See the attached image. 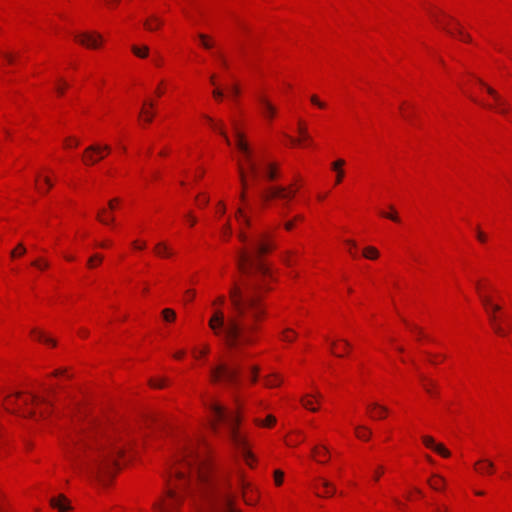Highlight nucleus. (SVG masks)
Instances as JSON below:
<instances>
[{"mask_svg":"<svg viewBox=\"0 0 512 512\" xmlns=\"http://www.w3.org/2000/svg\"><path fill=\"white\" fill-rule=\"evenodd\" d=\"M239 239L247 245L246 249L237 253V267L243 275V288L234 284L230 289L232 315L226 318L224 312L218 309L208 322L213 333L223 338L229 348L255 342L257 323L265 315L259 294L269 289L268 280L272 278L268 266L260 258L273 248L268 241V234L260 232L249 237L240 232Z\"/></svg>","mask_w":512,"mask_h":512,"instance_id":"1","label":"nucleus"},{"mask_svg":"<svg viewBox=\"0 0 512 512\" xmlns=\"http://www.w3.org/2000/svg\"><path fill=\"white\" fill-rule=\"evenodd\" d=\"M184 462L190 477L201 485L207 501L205 512H237L233 506L226 475L213 470L204 452L190 449L185 455Z\"/></svg>","mask_w":512,"mask_h":512,"instance_id":"2","label":"nucleus"},{"mask_svg":"<svg viewBox=\"0 0 512 512\" xmlns=\"http://www.w3.org/2000/svg\"><path fill=\"white\" fill-rule=\"evenodd\" d=\"M119 437L110 433L96 443L90 453L86 468L99 478L111 477L117 465L116 456L123 452L122 446H117Z\"/></svg>","mask_w":512,"mask_h":512,"instance_id":"3","label":"nucleus"},{"mask_svg":"<svg viewBox=\"0 0 512 512\" xmlns=\"http://www.w3.org/2000/svg\"><path fill=\"white\" fill-rule=\"evenodd\" d=\"M207 406L211 412L213 429L216 431L218 424H224L229 430L232 443L241 452L246 463L252 466L254 456L249 450L247 439L237 430L238 417L214 401H211Z\"/></svg>","mask_w":512,"mask_h":512,"instance_id":"4","label":"nucleus"},{"mask_svg":"<svg viewBox=\"0 0 512 512\" xmlns=\"http://www.w3.org/2000/svg\"><path fill=\"white\" fill-rule=\"evenodd\" d=\"M233 132L236 148L242 154L244 161L248 165L251 178L255 181L260 179L274 181L277 179L279 176L278 165L274 162H266L255 158L252 149L245 140L244 134L239 130L236 123H233Z\"/></svg>","mask_w":512,"mask_h":512,"instance_id":"5","label":"nucleus"},{"mask_svg":"<svg viewBox=\"0 0 512 512\" xmlns=\"http://www.w3.org/2000/svg\"><path fill=\"white\" fill-rule=\"evenodd\" d=\"M30 404L48 405V401L43 397L28 396L21 397L18 393L15 396H8L5 400L4 407L9 412H19L23 417H34L36 412L34 410H24L22 408L28 407Z\"/></svg>","mask_w":512,"mask_h":512,"instance_id":"6","label":"nucleus"},{"mask_svg":"<svg viewBox=\"0 0 512 512\" xmlns=\"http://www.w3.org/2000/svg\"><path fill=\"white\" fill-rule=\"evenodd\" d=\"M240 366L238 364H228L220 362L210 369L211 381L214 383L223 382L228 386H234L239 383Z\"/></svg>","mask_w":512,"mask_h":512,"instance_id":"7","label":"nucleus"},{"mask_svg":"<svg viewBox=\"0 0 512 512\" xmlns=\"http://www.w3.org/2000/svg\"><path fill=\"white\" fill-rule=\"evenodd\" d=\"M296 192V188L277 185L266 187L261 191L260 196L264 201L280 199L287 202L295 196Z\"/></svg>","mask_w":512,"mask_h":512,"instance_id":"8","label":"nucleus"},{"mask_svg":"<svg viewBox=\"0 0 512 512\" xmlns=\"http://www.w3.org/2000/svg\"><path fill=\"white\" fill-rule=\"evenodd\" d=\"M110 150L111 148L108 145H90L84 151L83 162L86 165H94L104 159L105 155L108 154Z\"/></svg>","mask_w":512,"mask_h":512,"instance_id":"9","label":"nucleus"},{"mask_svg":"<svg viewBox=\"0 0 512 512\" xmlns=\"http://www.w3.org/2000/svg\"><path fill=\"white\" fill-rule=\"evenodd\" d=\"M440 14L443 15L444 17H446L449 21H451L455 25V29H451V28H449L448 23H445L444 21H442L438 18L437 14L431 13L435 22L437 24H439L443 30H445L451 36L459 35L461 40H463L465 42H471V36L463 31L460 23L457 20H455L451 16L446 15L444 12H440Z\"/></svg>","mask_w":512,"mask_h":512,"instance_id":"10","label":"nucleus"},{"mask_svg":"<svg viewBox=\"0 0 512 512\" xmlns=\"http://www.w3.org/2000/svg\"><path fill=\"white\" fill-rule=\"evenodd\" d=\"M481 85L486 88L487 93L493 98L495 101V106L487 105L486 107L490 109H495L500 114L508 113V104L507 102L499 95V93L490 86H487L484 82L480 81Z\"/></svg>","mask_w":512,"mask_h":512,"instance_id":"11","label":"nucleus"},{"mask_svg":"<svg viewBox=\"0 0 512 512\" xmlns=\"http://www.w3.org/2000/svg\"><path fill=\"white\" fill-rule=\"evenodd\" d=\"M75 39L87 48L96 49L101 45L102 36L98 33H82L75 36Z\"/></svg>","mask_w":512,"mask_h":512,"instance_id":"12","label":"nucleus"},{"mask_svg":"<svg viewBox=\"0 0 512 512\" xmlns=\"http://www.w3.org/2000/svg\"><path fill=\"white\" fill-rule=\"evenodd\" d=\"M166 493L167 496L171 499V501L167 503H155L153 507L155 510L159 512H175L178 506L176 491L173 487H170Z\"/></svg>","mask_w":512,"mask_h":512,"instance_id":"13","label":"nucleus"},{"mask_svg":"<svg viewBox=\"0 0 512 512\" xmlns=\"http://www.w3.org/2000/svg\"><path fill=\"white\" fill-rule=\"evenodd\" d=\"M480 298L486 309L491 325L497 323L496 312L500 311L501 307L497 304H493L491 298L486 295L480 293Z\"/></svg>","mask_w":512,"mask_h":512,"instance_id":"14","label":"nucleus"},{"mask_svg":"<svg viewBox=\"0 0 512 512\" xmlns=\"http://www.w3.org/2000/svg\"><path fill=\"white\" fill-rule=\"evenodd\" d=\"M262 115L268 119H272L276 114V107L263 95L257 96Z\"/></svg>","mask_w":512,"mask_h":512,"instance_id":"15","label":"nucleus"},{"mask_svg":"<svg viewBox=\"0 0 512 512\" xmlns=\"http://www.w3.org/2000/svg\"><path fill=\"white\" fill-rule=\"evenodd\" d=\"M367 410L372 419H381L388 412L387 407L380 405L376 402L369 404L367 406Z\"/></svg>","mask_w":512,"mask_h":512,"instance_id":"16","label":"nucleus"},{"mask_svg":"<svg viewBox=\"0 0 512 512\" xmlns=\"http://www.w3.org/2000/svg\"><path fill=\"white\" fill-rule=\"evenodd\" d=\"M50 504L53 508L58 509L60 512H68L72 509L67 498L64 495H59L56 498H51Z\"/></svg>","mask_w":512,"mask_h":512,"instance_id":"17","label":"nucleus"},{"mask_svg":"<svg viewBox=\"0 0 512 512\" xmlns=\"http://www.w3.org/2000/svg\"><path fill=\"white\" fill-rule=\"evenodd\" d=\"M494 468H495V465H494L493 461H491L490 459H481L478 462H476V464H475V469L480 474L492 473Z\"/></svg>","mask_w":512,"mask_h":512,"instance_id":"18","label":"nucleus"},{"mask_svg":"<svg viewBox=\"0 0 512 512\" xmlns=\"http://www.w3.org/2000/svg\"><path fill=\"white\" fill-rule=\"evenodd\" d=\"M238 173L241 185L243 189H246L248 186V176H250V172L248 170V165L245 163H242L241 161L238 162Z\"/></svg>","mask_w":512,"mask_h":512,"instance_id":"19","label":"nucleus"},{"mask_svg":"<svg viewBox=\"0 0 512 512\" xmlns=\"http://www.w3.org/2000/svg\"><path fill=\"white\" fill-rule=\"evenodd\" d=\"M144 27L148 31H155L163 24V21L156 15H152L144 21Z\"/></svg>","mask_w":512,"mask_h":512,"instance_id":"20","label":"nucleus"},{"mask_svg":"<svg viewBox=\"0 0 512 512\" xmlns=\"http://www.w3.org/2000/svg\"><path fill=\"white\" fill-rule=\"evenodd\" d=\"M345 161L343 159H338L334 161L331 165L332 169L336 172L335 183L340 184L344 177V171L342 170Z\"/></svg>","mask_w":512,"mask_h":512,"instance_id":"21","label":"nucleus"},{"mask_svg":"<svg viewBox=\"0 0 512 512\" xmlns=\"http://www.w3.org/2000/svg\"><path fill=\"white\" fill-rule=\"evenodd\" d=\"M204 117H205V119L210 123L211 127H212L215 131L219 132V134H220L221 136H223V138L225 139L226 143H227L228 145H230V144H231L230 139L228 138V136H227L226 132L224 131V129H223V127H222V124H217V123H215V122L213 121V119H212L210 116L205 115Z\"/></svg>","mask_w":512,"mask_h":512,"instance_id":"22","label":"nucleus"},{"mask_svg":"<svg viewBox=\"0 0 512 512\" xmlns=\"http://www.w3.org/2000/svg\"><path fill=\"white\" fill-rule=\"evenodd\" d=\"M428 484L432 489L440 491L445 486V480L439 475H433V477L428 480Z\"/></svg>","mask_w":512,"mask_h":512,"instance_id":"23","label":"nucleus"},{"mask_svg":"<svg viewBox=\"0 0 512 512\" xmlns=\"http://www.w3.org/2000/svg\"><path fill=\"white\" fill-rule=\"evenodd\" d=\"M155 253L160 257H169L172 255V251L164 242H159L155 245Z\"/></svg>","mask_w":512,"mask_h":512,"instance_id":"24","label":"nucleus"},{"mask_svg":"<svg viewBox=\"0 0 512 512\" xmlns=\"http://www.w3.org/2000/svg\"><path fill=\"white\" fill-rule=\"evenodd\" d=\"M321 484H322L323 488L325 489V491L323 494L318 493L319 496H332L335 494L336 489L329 481H327L325 479H321Z\"/></svg>","mask_w":512,"mask_h":512,"instance_id":"25","label":"nucleus"},{"mask_svg":"<svg viewBox=\"0 0 512 512\" xmlns=\"http://www.w3.org/2000/svg\"><path fill=\"white\" fill-rule=\"evenodd\" d=\"M97 219L105 225L112 224L115 218L112 215H106L105 209H102L97 214Z\"/></svg>","mask_w":512,"mask_h":512,"instance_id":"26","label":"nucleus"},{"mask_svg":"<svg viewBox=\"0 0 512 512\" xmlns=\"http://www.w3.org/2000/svg\"><path fill=\"white\" fill-rule=\"evenodd\" d=\"M356 436L361 440H368L371 436V431L365 426H357L355 428Z\"/></svg>","mask_w":512,"mask_h":512,"instance_id":"27","label":"nucleus"},{"mask_svg":"<svg viewBox=\"0 0 512 512\" xmlns=\"http://www.w3.org/2000/svg\"><path fill=\"white\" fill-rule=\"evenodd\" d=\"M32 334L35 336V338L38 341L44 342L46 344H50L52 346L56 345V342L53 339L47 337L43 332L33 330Z\"/></svg>","mask_w":512,"mask_h":512,"instance_id":"28","label":"nucleus"},{"mask_svg":"<svg viewBox=\"0 0 512 512\" xmlns=\"http://www.w3.org/2000/svg\"><path fill=\"white\" fill-rule=\"evenodd\" d=\"M363 256L367 259H376L379 256V251L373 246H368L363 250Z\"/></svg>","mask_w":512,"mask_h":512,"instance_id":"29","label":"nucleus"},{"mask_svg":"<svg viewBox=\"0 0 512 512\" xmlns=\"http://www.w3.org/2000/svg\"><path fill=\"white\" fill-rule=\"evenodd\" d=\"M281 382V378L276 374H272L265 379V385L267 387H276L280 385Z\"/></svg>","mask_w":512,"mask_h":512,"instance_id":"30","label":"nucleus"},{"mask_svg":"<svg viewBox=\"0 0 512 512\" xmlns=\"http://www.w3.org/2000/svg\"><path fill=\"white\" fill-rule=\"evenodd\" d=\"M311 396L312 395H307L306 397L302 398L301 403L306 409L314 412V411H317V408L312 405V401L309 399V397H311ZM314 396L317 398L322 397L321 394H319V393L315 394Z\"/></svg>","mask_w":512,"mask_h":512,"instance_id":"31","label":"nucleus"},{"mask_svg":"<svg viewBox=\"0 0 512 512\" xmlns=\"http://www.w3.org/2000/svg\"><path fill=\"white\" fill-rule=\"evenodd\" d=\"M312 453H313L314 457H319V458L320 457H325V458H327L328 454H329V450L325 446H322V447L315 446V447L312 448Z\"/></svg>","mask_w":512,"mask_h":512,"instance_id":"32","label":"nucleus"},{"mask_svg":"<svg viewBox=\"0 0 512 512\" xmlns=\"http://www.w3.org/2000/svg\"><path fill=\"white\" fill-rule=\"evenodd\" d=\"M132 52L140 58H146L149 53V48L147 46H143L142 48H139L137 46H132Z\"/></svg>","mask_w":512,"mask_h":512,"instance_id":"33","label":"nucleus"},{"mask_svg":"<svg viewBox=\"0 0 512 512\" xmlns=\"http://www.w3.org/2000/svg\"><path fill=\"white\" fill-rule=\"evenodd\" d=\"M162 315H163L164 320L168 321V322L174 321L176 318V314H175L174 310H172L170 308L164 309L162 311Z\"/></svg>","mask_w":512,"mask_h":512,"instance_id":"34","label":"nucleus"},{"mask_svg":"<svg viewBox=\"0 0 512 512\" xmlns=\"http://www.w3.org/2000/svg\"><path fill=\"white\" fill-rule=\"evenodd\" d=\"M256 422L258 425L271 427L276 423V418L273 415H268L264 421L257 420Z\"/></svg>","mask_w":512,"mask_h":512,"instance_id":"35","label":"nucleus"},{"mask_svg":"<svg viewBox=\"0 0 512 512\" xmlns=\"http://www.w3.org/2000/svg\"><path fill=\"white\" fill-rule=\"evenodd\" d=\"M236 217L239 221L243 222L247 226H250V219L247 217V215L244 213V210L242 208H238L236 212Z\"/></svg>","mask_w":512,"mask_h":512,"instance_id":"36","label":"nucleus"},{"mask_svg":"<svg viewBox=\"0 0 512 512\" xmlns=\"http://www.w3.org/2000/svg\"><path fill=\"white\" fill-rule=\"evenodd\" d=\"M296 338V333L291 329H286L283 331L282 340L287 342H292Z\"/></svg>","mask_w":512,"mask_h":512,"instance_id":"37","label":"nucleus"},{"mask_svg":"<svg viewBox=\"0 0 512 512\" xmlns=\"http://www.w3.org/2000/svg\"><path fill=\"white\" fill-rule=\"evenodd\" d=\"M434 451H436L437 453H439L441 456L443 457H449L450 456V452L448 449H446L442 444L440 443H436V445L434 446Z\"/></svg>","mask_w":512,"mask_h":512,"instance_id":"38","label":"nucleus"},{"mask_svg":"<svg viewBox=\"0 0 512 512\" xmlns=\"http://www.w3.org/2000/svg\"><path fill=\"white\" fill-rule=\"evenodd\" d=\"M198 38L200 39L201 44L204 48L210 49L213 47V43L209 40L207 35L200 33L198 34Z\"/></svg>","mask_w":512,"mask_h":512,"instance_id":"39","label":"nucleus"},{"mask_svg":"<svg viewBox=\"0 0 512 512\" xmlns=\"http://www.w3.org/2000/svg\"><path fill=\"white\" fill-rule=\"evenodd\" d=\"M298 132L301 135L303 141H310V136L307 132V128L302 124V122H299Z\"/></svg>","mask_w":512,"mask_h":512,"instance_id":"40","label":"nucleus"},{"mask_svg":"<svg viewBox=\"0 0 512 512\" xmlns=\"http://www.w3.org/2000/svg\"><path fill=\"white\" fill-rule=\"evenodd\" d=\"M102 260H103V257H102L101 255H99V254H95V255H93L92 257H90V258H89V260H88V263H87V264H88V266H89L90 268H92V267H94L96 264L101 263V262H102Z\"/></svg>","mask_w":512,"mask_h":512,"instance_id":"41","label":"nucleus"},{"mask_svg":"<svg viewBox=\"0 0 512 512\" xmlns=\"http://www.w3.org/2000/svg\"><path fill=\"white\" fill-rule=\"evenodd\" d=\"M422 440L426 447L434 449L436 442L434 441V439L431 436H423Z\"/></svg>","mask_w":512,"mask_h":512,"instance_id":"42","label":"nucleus"},{"mask_svg":"<svg viewBox=\"0 0 512 512\" xmlns=\"http://www.w3.org/2000/svg\"><path fill=\"white\" fill-rule=\"evenodd\" d=\"M25 252H26L25 247L22 244H19L16 249L11 251V257L23 255Z\"/></svg>","mask_w":512,"mask_h":512,"instance_id":"43","label":"nucleus"},{"mask_svg":"<svg viewBox=\"0 0 512 512\" xmlns=\"http://www.w3.org/2000/svg\"><path fill=\"white\" fill-rule=\"evenodd\" d=\"M284 473L280 470L274 472V478L276 485H281L283 482Z\"/></svg>","mask_w":512,"mask_h":512,"instance_id":"44","label":"nucleus"},{"mask_svg":"<svg viewBox=\"0 0 512 512\" xmlns=\"http://www.w3.org/2000/svg\"><path fill=\"white\" fill-rule=\"evenodd\" d=\"M380 214H381L383 217H386V218H388V219H391V220H392V221H394V222H399V221H400V219H399V217H398V215H397V213H396V212H392V213H385V212H381Z\"/></svg>","mask_w":512,"mask_h":512,"instance_id":"45","label":"nucleus"},{"mask_svg":"<svg viewBox=\"0 0 512 512\" xmlns=\"http://www.w3.org/2000/svg\"><path fill=\"white\" fill-rule=\"evenodd\" d=\"M175 477L183 483L186 482V472L183 470L177 469L175 471Z\"/></svg>","mask_w":512,"mask_h":512,"instance_id":"46","label":"nucleus"},{"mask_svg":"<svg viewBox=\"0 0 512 512\" xmlns=\"http://www.w3.org/2000/svg\"><path fill=\"white\" fill-rule=\"evenodd\" d=\"M492 328H493V330L495 331L496 334H498L500 336H505L506 335V331L498 323H494L492 325Z\"/></svg>","mask_w":512,"mask_h":512,"instance_id":"47","label":"nucleus"},{"mask_svg":"<svg viewBox=\"0 0 512 512\" xmlns=\"http://www.w3.org/2000/svg\"><path fill=\"white\" fill-rule=\"evenodd\" d=\"M311 102L318 106L319 108H325V103L321 102L316 95L311 96Z\"/></svg>","mask_w":512,"mask_h":512,"instance_id":"48","label":"nucleus"},{"mask_svg":"<svg viewBox=\"0 0 512 512\" xmlns=\"http://www.w3.org/2000/svg\"><path fill=\"white\" fill-rule=\"evenodd\" d=\"M32 265L39 268V269H45L48 267V263L47 262H41L39 260H35L34 262H32Z\"/></svg>","mask_w":512,"mask_h":512,"instance_id":"49","label":"nucleus"},{"mask_svg":"<svg viewBox=\"0 0 512 512\" xmlns=\"http://www.w3.org/2000/svg\"><path fill=\"white\" fill-rule=\"evenodd\" d=\"M258 372H259V368L257 366H253L251 368V381L252 382H256Z\"/></svg>","mask_w":512,"mask_h":512,"instance_id":"50","label":"nucleus"},{"mask_svg":"<svg viewBox=\"0 0 512 512\" xmlns=\"http://www.w3.org/2000/svg\"><path fill=\"white\" fill-rule=\"evenodd\" d=\"M476 236H477V239L480 242H482V243H484L487 240L486 235L480 229H477V235Z\"/></svg>","mask_w":512,"mask_h":512,"instance_id":"51","label":"nucleus"},{"mask_svg":"<svg viewBox=\"0 0 512 512\" xmlns=\"http://www.w3.org/2000/svg\"><path fill=\"white\" fill-rule=\"evenodd\" d=\"M141 114L145 115V121L150 123L153 119V114L149 111L142 110Z\"/></svg>","mask_w":512,"mask_h":512,"instance_id":"52","label":"nucleus"},{"mask_svg":"<svg viewBox=\"0 0 512 512\" xmlns=\"http://www.w3.org/2000/svg\"><path fill=\"white\" fill-rule=\"evenodd\" d=\"M209 353V346L205 344L202 349L199 351V356H205Z\"/></svg>","mask_w":512,"mask_h":512,"instance_id":"53","label":"nucleus"},{"mask_svg":"<svg viewBox=\"0 0 512 512\" xmlns=\"http://www.w3.org/2000/svg\"><path fill=\"white\" fill-rule=\"evenodd\" d=\"M119 199L118 198H114V199H111L109 202H108V206L111 210H113L115 208V205L117 203H119Z\"/></svg>","mask_w":512,"mask_h":512,"instance_id":"54","label":"nucleus"},{"mask_svg":"<svg viewBox=\"0 0 512 512\" xmlns=\"http://www.w3.org/2000/svg\"><path fill=\"white\" fill-rule=\"evenodd\" d=\"M151 385L155 388H162L164 386V380L151 381Z\"/></svg>","mask_w":512,"mask_h":512,"instance_id":"55","label":"nucleus"},{"mask_svg":"<svg viewBox=\"0 0 512 512\" xmlns=\"http://www.w3.org/2000/svg\"><path fill=\"white\" fill-rule=\"evenodd\" d=\"M213 96L216 98V99H221L223 97V92L222 90L220 89H215L213 91Z\"/></svg>","mask_w":512,"mask_h":512,"instance_id":"56","label":"nucleus"},{"mask_svg":"<svg viewBox=\"0 0 512 512\" xmlns=\"http://www.w3.org/2000/svg\"><path fill=\"white\" fill-rule=\"evenodd\" d=\"M186 296H187V300H192L195 296V291L192 290V289H188L186 292H185Z\"/></svg>","mask_w":512,"mask_h":512,"instance_id":"57","label":"nucleus"},{"mask_svg":"<svg viewBox=\"0 0 512 512\" xmlns=\"http://www.w3.org/2000/svg\"><path fill=\"white\" fill-rule=\"evenodd\" d=\"M231 93H232V95H234V96H238V95H239L240 90H239V88H238V86H237V85H233V86L231 87Z\"/></svg>","mask_w":512,"mask_h":512,"instance_id":"58","label":"nucleus"},{"mask_svg":"<svg viewBox=\"0 0 512 512\" xmlns=\"http://www.w3.org/2000/svg\"><path fill=\"white\" fill-rule=\"evenodd\" d=\"M286 230H292L294 227V221H287L284 225Z\"/></svg>","mask_w":512,"mask_h":512,"instance_id":"59","label":"nucleus"},{"mask_svg":"<svg viewBox=\"0 0 512 512\" xmlns=\"http://www.w3.org/2000/svg\"><path fill=\"white\" fill-rule=\"evenodd\" d=\"M65 374H66V370L65 369H57L53 373L54 376L65 375Z\"/></svg>","mask_w":512,"mask_h":512,"instance_id":"60","label":"nucleus"},{"mask_svg":"<svg viewBox=\"0 0 512 512\" xmlns=\"http://www.w3.org/2000/svg\"><path fill=\"white\" fill-rule=\"evenodd\" d=\"M72 140L71 139H67L66 140V146L67 147H70V146H77L78 145V141L77 140H74L73 142H71Z\"/></svg>","mask_w":512,"mask_h":512,"instance_id":"61","label":"nucleus"},{"mask_svg":"<svg viewBox=\"0 0 512 512\" xmlns=\"http://www.w3.org/2000/svg\"><path fill=\"white\" fill-rule=\"evenodd\" d=\"M433 385H434V383L432 381H428V383L424 385V387L428 393H431L430 386H433Z\"/></svg>","mask_w":512,"mask_h":512,"instance_id":"62","label":"nucleus"},{"mask_svg":"<svg viewBox=\"0 0 512 512\" xmlns=\"http://www.w3.org/2000/svg\"><path fill=\"white\" fill-rule=\"evenodd\" d=\"M223 303H224V297H223V296L218 297V298L214 301V304L222 305Z\"/></svg>","mask_w":512,"mask_h":512,"instance_id":"63","label":"nucleus"},{"mask_svg":"<svg viewBox=\"0 0 512 512\" xmlns=\"http://www.w3.org/2000/svg\"><path fill=\"white\" fill-rule=\"evenodd\" d=\"M154 63L157 65V66H160L162 64V58L160 56H157L154 58Z\"/></svg>","mask_w":512,"mask_h":512,"instance_id":"64","label":"nucleus"}]
</instances>
